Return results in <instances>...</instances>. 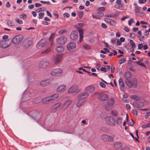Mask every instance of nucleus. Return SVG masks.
<instances>
[{
    "label": "nucleus",
    "mask_w": 150,
    "mask_h": 150,
    "mask_svg": "<svg viewBox=\"0 0 150 150\" xmlns=\"http://www.w3.org/2000/svg\"><path fill=\"white\" fill-rule=\"evenodd\" d=\"M40 2L42 3L45 4H50V2L49 1H40Z\"/></svg>",
    "instance_id": "60"
},
{
    "label": "nucleus",
    "mask_w": 150,
    "mask_h": 150,
    "mask_svg": "<svg viewBox=\"0 0 150 150\" xmlns=\"http://www.w3.org/2000/svg\"><path fill=\"white\" fill-rule=\"evenodd\" d=\"M71 38L73 40H76L79 38V34L76 31H73L71 32L70 35Z\"/></svg>",
    "instance_id": "15"
},
{
    "label": "nucleus",
    "mask_w": 150,
    "mask_h": 150,
    "mask_svg": "<svg viewBox=\"0 0 150 150\" xmlns=\"http://www.w3.org/2000/svg\"><path fill=\"white\" fill-rule=\"evenodd\" d=\"M41 63L42 64V67L43 68H45L49 64L48 62L46 61H42L41 62Z\"/></svg>",
    "instance_id": "31"
},
{
    "label": "nucleus",
    "mask_w": 150,
    "mask_h": 150,
    "mask_svg": "<svg viewBox=\"0 0 150 150\" xmlns=\"http://www.w3.org/2000/svg\"><path fill=\"white\" fill-rule=\"evenodd\" d=\"M33 44V42L29 38L26 39L24 40L23 42V47L25 48L28 47Z\"/></svg>",
    "instance_id": "9"
},
{
    "label": "nucleus",
    "mask_w": 150,
    "mask_h": 150,
    "mask_svg": "<svg viewBox=\"0 0 150 150\" xmlns=\"http://www.w3.org/2000/svg\"><path fill=\"white\" fill-rule=\"evenodd\" d=\"M135 35L134 34V33H130V37L131 38H134L135 37Z\"/></svg>",
    "instance_id": "63"
},
{
    "label": "nucleus",
    "mask_w": 150,
    "mask_h": 150,
    "mask_svg": "<svg viewBox=\"0 0 150 150\" xmlns=\"http://www.w3.org/2000/svg\"><path fill=\"white\" fill-rule=\"evenodd\" d=\"M110 22L109 24L112 26L115 25L116 23V21L111 19Z\"/></svg>",
    "instance_id": "38"
},
{
    "label": "nucleus",
    "mask_w": 150,
    "mask_h": 150,
    "mask_svg": "<svg viewBox=\"0 0 150 150\" xmlns=\"http://www.w3.org/2000/svg\"><path fill=\"white\" fill-rule=\"evenodd\" d=\"M106 123L110 126L115 125V120L113 117L110 116L105 118Z\"/></svg>",
    "instance_id": "6"
},
{
    "label": "nucleus",
    "mask_w": 150,
    "mask_h": 150,
    "mask_svg": "<svg viewBox=\"0 0 150 150\" xmlns=\"http://www.w3.org/2000/svg\"><path fill=\"white\" fill-rule=\"evenodd\" d=\"M143 47V45L142 44H139L138 45V49H141Z\"/></svg>",
    "instance_id": "61"
},
{
    "label": "nucleus",
    "mask_w": 150,
    "mask_h": 150,
    "mask_svg": "<svg viewBox=\"0 0 150 150\" xmlns=\"http://www.w3.org/2000/svg\"><path fill=\"white\" fill-rule=\"evenodd\" d=\"M67 41V38L65 36H61L56 39L57 43L59 45H64Z\"/></svg>",
    "instance_id": "7"
},
{
    "label": "nucleus",
    "mask_w": 150,
    "mask_h": 150,
    "mask_svg": "<svg viewBox=\"0 0 150 150\" xmlns=\"http://www.w3.org/2000/svg\"><path fill=\"white\" fill-rule=\"evenodd\" d=\"M116 122L117 125H120L122 122V119L120 117H118L117 120Z\"/></svg>",
    "instance_id": "44"
},
{
    "label": "nucleus",
    "mask_w": 150,
    "mask_h": 150,
    "mask_svg": "<svg viewBox=\"0 0 150 150\" xmlns=\"http://www.w3.org/2000/svg\"><path fill=\"white\" fill-rule=\"evenodd\" d=\"M109 98V96L107 94H103L102 93L99 94L98 98L102 101H104L107 100Z\"/></svg>",
    "instance_id": "11"
},
{
    "label": "nucleus",
    "mask_w": 150,
    "mask_h": 150,
    "mask_svg": "<svg viewBox=\"0 0 150 150\" xmlns=\"http://www.w3.org/2000/svg\"><path fill=\"white\" fill-rule=\"evenodd\" d=\"M76 44L74 42H71L69 43L67 45V48L68 50L70 51H74L75 50Z\"/></svg>",
    "instance_id": "12"
},
{
    "label": "nucleus",
    "mask_w": 150,
    "mask_h": 150,
    "mask_svg": "<svg viewBox=\"0 0 150 150\" xmlns=\"http://www.w3.org/2000/svg\"><path fill=\"white\" fill-rule=\"evenodd\" d=\"M62 71L63 70L60 69H54L51 71V74L53 76H59L61 75Z\"/></svg>",
    "instance_id": "8"
},
{
    "label": "nucleus",
    "mask_w": 150,
    "mask_h": 150,
    "mask_svg": "<svg viewBox=\"0 0 150 150\" xmlns=\"http://www.w3.org/2000/svg\"><path fill=\"white\" fill-rule=\"evenodd\" d=\"M56 50L57 52L61 53L64 51V49L62 46H58L56 47Z\"/></svg>",
    "instance_id": "30"
},
{
    "label": "nucleus",
    "mask_w": 150,
    "mask_h": 150,
    "mask_svg": "<svg viewBox=\"0 0 150 150\" xmlns=\"http://www.w3.org/2000/svg\"><path fill=\"white\" fill-rule=\"evenodd\" d=\"M16 21L17 23L19 24H22L23 23V22L22 21L19 19L16 18Z\"/></svg>",
    "instance_id": "50"
},
{
    "label": "nucleus",
    "mask_w": 150,
    "mask_h": 150,
    "mask_svg": "<svg viewBox=\"0 0 150 150\" xmlns=\"http://www.w3.org/2000/svg\"><path fill=\"white\" fill-rule=\"evenodd\" d=\"M111 113L112 115L114 116H116L117 115V112L116 110H112Z\"/></svg>",
    "instance_id": "47"
},
{
    "label": "nucleus",
    "mask_w": 150,
    "mask_h": 150,
    "mask_svg": "<svg viewBox=\"0 0 150 150\" xmlns=\"http://www.w3.org/2000/svg\"><path fill=\"white\" fill-rule=\"evenodd\" d=\"M59 96L58 93H56L49 96L46 97L48 103L52 102Z\"/></svg>",
    "instance_id": "10"
},
{
    "label": "nucleus",
    "mask_w": 150,
    "mask_h": 150,
    "mask_svg": "<svg viewBox=\"0 0 150 150\" xmlns=\"http://www.w3.org/2000/svg\"><path fill=\"white\" fill-rule=\"evenodd\" d=\"M132 98L136 100H139V98L135 95H132Z\"/></svg>",
    "instance_id": "54"
},
{
    "label": "nucleus",
    "mask_w": 150,
    "mask_h": 150,
    "mask_svg": "<svg viewBox=\"0 0 150 150\" xmlns=\"http://www.w3.org/2000/svg\"><path fill=\"white\" fill-rule=\"evenodd\" d=\"M5 41L7 47L11 45L12 42V40L11 39H8L7 40H5Z\"/></svg>",
    "instance_id": "34"
},
{
    "label": "nucleus",
    "mask_w": 150,
    "mask_h": 150,
    "mask_svg": "<svg viewBox=\"0 0 150 150\" xmlns=\"http://www.w3.org/2000/svg\"><path fill=\"white\" fill-rule=\"evenodd\" d=\"M63 16L64 17L68 18L70 16V15L67 13H65L63 14Z\"/></svg>",
    "instance_id": "56"
},
{
    "label": "nucleus",
    "mask_w": 150,
    "mask_h": 150,
    "mask_svg": "<svg viewBox=\"0 0 150 150\" xmlns=\"http://www.w3.org/2000/svg\"><path fill=\"white\" fill-rule=\"evenodd\" d=\"M122 144L119 142H115L114 144V147L116 149L120 148L122 146Z\"/></svg>",
    "instance_id": "27"
},
{
    "label": "nucleus",
    "mask_w": 150,
    "mask_h": 150,
    "mask_svg": "<svg viewBox=\"0 0 150 150\" xmlns=\"http://www.w3.org/2000/svg\"><path fill=\"white\" fill-rule=\"evenodd\" d=\"M46 39H44L41 40L38 42V44L42 47L44 46L47 44V41Z\"/></svg>",
    "instance_id": "24"
},
{
    "label": "nucleus",
    "mask_w": 150,
    "mask_h": 150,
    "mask_svg": "<svg viewBox=\"0 0 150 150\" xmlns=\"http://www.w3.org/2000/svg\"><path fill=\"white\" fill-rule=\"evenodd\" d=\"M126 59L125 58H122L119 61V64H121L123 63H125L126 62Z\"/></svg>",
    "instance_id": "41"
},
{
    "label": "nucleus",
    "mask_w": 150,
    "mask_h": 150,
    "mask_svg": "<svg viewBox=\"0 0 150 150\" xmlns=\"http://www.w3.org/2000/svg\"><path fill=\"white\" fill-rule=\"evenodd\" d=\"M115 103V100L112 98L110 99L107 101V103L105 105V108L107 110H111L112 107L114 105Z\"/></svg>",
    "instance_id": "2"
},
{
    "label": "nucleus",
    "mask_w": 150,
    "mask_h": 150,
    "mask_svg": "<svg viewBox=\"0 0 150 150\" xmlns=\"http://www.w3.org/2000/svg\"><path fill=\"white\" fill-rule=\"evenodd\" d=\"M98 9L100 10V11H104L105 10V8L104 7H101L98 8Z\"/></svg>",
    "instance_id": "59"
},
{
    "label": "nucleus",
    "mask_w": 150,
    "mask_h": 150,
    "mask_svg": "<svg viewBox=\"0 0 150 150\" xmlns=\"http://www.w3.org/2000/svg\"><path fill=\"white\" fill-rule=\"evenodd\" d=\"M78 101L77 103V106L78 107H80L83 105L86 102V100H83L81 99H78Z\"/></svg>",
    "instance_id": "25"
},
{
    "label": "nucleus",
    "mask_w": 150,
    "mask_h": 150,
    "mask_svg": "<svg viewBox=\"0 0 150 150\" xmlns=\"http://www.w3.org/2000/svg\"><path fill=\"white\" fill-rule=\"evenodd\" d=\"M101 26L103 28L106 29L107 28V25L103 23H101Z\"/></svg>",
    "instance_id": "53"
},
{
    "label": "nucleus",
    "mask_w": 150,
    "mask_h": 150,
    "mask_svg": "<svg viewBox=\"0 0 150 150\" xmlns=\"http://www.w3.org/2000/svg\"><path fill=\"white\" fill-rule=\"evenodd\" d=\"M118 83L120 90L122 91H125L126 90V88L124 87L125 85L122 77L120 78L119 79Z\"/></svg>",
    "instance_id": "14"
},
{
    "label": "nucleus",
    "mask_w": 150,
    "mask_h": 150,
    "mask_svg": "<svg viewBox=\"0 0 150 150\" xmlns=\"http://www.w3.org/2000/svg\"><path fill=\"white\" fill-rule=\"evenodd\" d=\"M97 15L98 16L100 17H102L103 16V13L100 11H98Z\"/></svg>",
    "instance_id": "48"
},
{
    "label": "nucleus",
    "mask_w": 150,
    "mask_h": 150,
    "mask_svg": "<svg viewBox=\"0 0 150 150\" xmlns=\"http://www.w3.org/2000/svg\"><path fill=\"white\" fill-rule=\"evenodd\" d=\"M7 24L9 26H12L14 25V24L13 22V21H11L10 19H8L7 21Z\"/></svg>",
    "instance_id": "32"
},
{
    "label": "nucleus",
    "mask_w": 150,
    "mask_h": 150,
    "mask_svg": "<svg viewBox=\"0 0 150 150\" xmlns=\"http://www.w3.org/2000/svg\"><path fill=\"white\" fill-rule=\"evenodd\" d=\"M122 150H130L129 148L127 146H125L123 148Z\"/></svg>",
    "instance_id": "64"
},
{
    "label": "nucleus",
    "mask_w": 150,
    "mask_h": 150,
    "mask_svg": "<svg viewBox=\"0 0 150 150\" xmlns=\"http://www.w3.org/2000/svg\"><path fill=\"white\" fill-rule=\"evenodd\" d=\"M135 62L137 63L138 65H140L142 67H143L145 68L146 67V66L145 64L143 63H140L139 61Z\"/></svg>",
    "instance_id": "43"
},
{
    "label": "nucleus",
    "mask_w": 150,
    "mask_h": 150,
    "mask_svg": "<svg viewBox=\"0 0 150 150\" xmlns=\"http://www.w3.org/2000/svg\"><path fill=\"white\" fill-rule=\"evenodd\" d=\"M84 25L83 23H80L78 24L79 27H76V29L78 31L79 33L80 38L79 41L80 42L82 41L83 38V30L81 27Z\"/></svg>",
    "instance_id": "3"
},
{
    "label": "nucleus",
    "mask_w": 150,
    "mask_h": 150,
    "mask_svg": "<svg viewBox=\"0 0 150 150\" xmlns=\"http://www.w3.org/2000/svg\"><path fill=\"white\" fill-rule=\"evenodd\" d=\"M115 7L117 8L118 9L120 10H122L124 9V6L122 4L118 5H115Z\"/></svg>",
    "instance_id": "29"
},
{
    "label": "nucleus",
    "mask_w": 150,
    "mask_h": 150,
    "mask_svg": "<svg viewBox=\"0 0 150 150\" xmlns=\"http://www.w3.org/2000/svg\"><path fill=\"white\" fill-rule=\"evenodd\" d=\"M119 14H116L115 15H112L111 14H108L106 15L105 16L107 17H115L116 16H118Z\"/></svg>",
    "instance_id": "39"
},
{
    "label": "nucleus",
    "mask_w": 150,
    "mask_h": 150,
    "mask_svg": "<svg viewBox=\"0 0 150 150\" xmlns=\"http://www.w3.org/2000/svg\"><path fill=\"white\" fill-rule=\"evenodd\" d=\"M135 8V12L137 14H139L140 13L139 10L141 9V8L139 6H136Z\"/></svg>",
    "instance_id": "37"
},
{
    "label": "nucleus",
    "mask_w": 150,
    "mask_h": 150,
    "mask_svg": "<svg viewBox=\"0 0 150 150\" xmlns=\"http://www.w3.org/2000/svg\"><path fill=\"white\" fill-rule=\"evenodd\" d=\"M55 34L54 33H52L51 34L49 38V40L50 41H51V42L52 43H51V45H52V39L54 36Z\"/></svg>",
    "instance_id": "42"
},
{
    "label": "nucleus",
    "mask_w": 150,
    "mask_h": 150,
    "mask_svg": "<svg viewBox=\"0 0 150 150\" xmlns=\"http://www.w3.org/2000/svg\"><path fill=\"white\" fill-rule=\"evenodd\" d=\"M62 56L60 54H57L52 59L53 62L55 64L59 63L61 60Z\"/></svg>",
    "instance_id": "13"
},
{
    "label": "nucleus",
    "mask_w": 150,
    "mask_h": 150,
    "mask_svg": "<svg viewBox=\"0 0 150 150\" xmlns=\"http://www.w3.org/2000/svg\"><path fill=\"white\" fill-rule=\"evenodd\" d=\"M78 88L77 85H75L69 88L68 92L69 93H72L77 90Z\"/></svg>",
    "instance_id": "19"
},
{
    "label": "nucleus",
    "mask_w": 150,
    "mask_h": 150,
    "mask_svg": "<svg viewBox=\"0 0 150 150\" xmlns=\"http://www.w3.org/2000/svg\"><path fill=\"white\" fill-rule=\"evenodd\" d=\"M46 100V98H44V99H43L42 100V103L44 104H46L48 103L47 100Z\"/></svg>",
    "instance_id": "51"
},
{
    "label": "nucleus",
    "mask_w": 150,
    "mask_h": 150,
    "mask_svg": "<svg viewBox=\"0 0 150 150\" xmlns=\"http://www.w3.org/2000/svg\"><path fill=\"white\" fill-rule=\"evenodd\" d=\"M19 17L20 18H21L22 19H25L26 18L27 16L25 14H23L20 15L19 16Z\"/></svg>",
    "instance_id": "46"
},
{
    "label": "nucleus",
    "mask_w": 150,
    "mask_h": 150,
    "mask_svg": "<svg viewBox=\"0 0 150 150\" xmlns=\"http://www.w3.org/2000/svg\"><path fill=\"white\" fill-rule=\"evenodd\" d=\"M133 104L135 107L138 108H142L144 105L143 103L141 102H134L133 103Z\"/></svg>",
    "instance_id": "22"
},
{
    "label": "nucleus",
    "mask_w": 150,
    "mask_h": 150,
    "mask_svg": "<svg viewBox=\"0 0 150 150\" xmlns=\"http://www.w3.org/2000/svg\"><path fill=\"white\" fill-rule=\"evenodd\" d=\"M45 14V13L43 12L40 13H39V16L38 17L39 19L42 18V17Z\"/></svg>",
    "instance_id": "52"
},
{
    "label": "nucleus",
    "mask_w": 150,
    "mask_h": 150,
    "mask_svg": "<svg viewBox=\"0 0 150 150\" xmlns=\"http://www.w3.org/2000/svg\"><path fill=\"white\" fill-rule=\"evenodd\" d=\"M89 94L87 92H84L79 95L78 97V99H81L83 100L86 99L89 96Z\"/></svg>",
    "instance_id": "17"
},
{
    "label": "nucleus",
    "mask_w": 150,
    "mask_h": 150,
    "mask_svg": "<svg viewBox=\"0 0 150 150\" xmlns=\"http://www.w3.org/2000/svg\"><path fill=\"white\" fill-rule=\"evenodd\" d=\"M40 100H41L39 98H36L33 100L32 102L34 104H36L39 103Z\"/></svg>",
    "instance_id": "36"
},
{
    "label": "nucleus",
    "mask_w": 150,
    "mask_h": 150,
    "mask_svg": "<svg viewBox=\"0 0 150 150\" xmlns=\"http://www.w3.org/2000/svg\"><path fill=\"white\" fill-rule=\"evenodd\" d=\"M72 102V100H69L66 101L63 104L61 107L62 110H65L71 104Z\"/></svg>",
    "instance_id": "16"
},
{
    "label": "nucleus",
    "mask_w": 150,
    "mask_h": 150,
    "mask_svg": "<svg viewBox=\"0 0 150 150\" xmlns=\"http://www.w3.org/2000/svg\"><path fill=\"white\" fill-rule=\"evenodd\" d=\"M129 43L131 45V47L132 49H134L136 47V45L133 41L132 40H129Z\"/></svg>",
    "instance_id": "35"
},
{
    "label": "nucleus",
    "mask_w": 150,
    "mask_h": 150,
    "mask_svg": "<svg viewBox=\"0 0 150 150\" xmlns=\"http://www.w3.org/2000/svg\"><path fill=\"white\" fill-rule=\"evenodd\" d=\"M146 0H139V3L141 4L145 3L146 1Z\"/></svg>",
    "instance_id": "55"
},
{
    "label": "nucleus",
    "mask_w": 150,
    "mask_h": 150,
    "mask_svg": "<svg viewBox=\"0 0 150 150\" xmlns=\"http://www.w3.org/2000/svg\"><path fill=\"white\" fill-rule=\"evenodd\" d=\"M50 83V81L48 80H45L42 81L40 82V85L42 86H44L47 85Z\"/></svg>",
    "instance_id": "26"
},
{
    "label": "nucleus",
    "mask_w": 150,
    "mask_h": 150,
    "mask_svg": "<svg viewBox=\"0 0 150 150\" xmlns=\"http://www.w3.org/2000/svg\"><path fill=\"white\" fill-rule=\"evenodd\" d=\"M66 86L64 85H61L59 86L57 89V91L58 92H62L65 90Z\"/></svg>",
    "instance_id": "23"
},
{
    "label": "nucleus",
    "mask_w": 150,
    "mask_h": 150,
    "mask_svg": "<svg viewBox=\"0 0 150 150\" xmlns=\"http://www.w3.org/2000/svg\"><path fill=\"white\" fill-rule=\"evenodd\" d=\"M5 41L7 47L11 45L12 42V40L11 39H8L7 40H5Z\"/></svg>",
    "instance_id": "33"
},
{
    "label": "nucleus",
    "mask_w": 150,
    "mask_h": 150,
    "mask_svg": "<svg viewBox=\"0 0 150 150\" xmlns=\"http://www.w3.org/2000/svg\"><path fill=\"white\" fill-rule=\"evenodd\" d=\"M95 88L93 85H90L87 86L85 89V91L89 92H92L95 91Z\"/></svg>",
    "instance_id": "20"
},
{
    "label": "nucleus",
    "mask_w": 150,
    "mask_h": 150,
    "mask_svg": "<svg viewBox=\"0 0 150 150\" xmlns=\"http://www.w3.org/2000/svg\"><path fill=\"white\" fill-rule=\"evenodd\" d=\"M100 70L106 72V68L105 67H102L100 69Z\"/></svg>",
    "instance_id": "62"
},
{
    "label": "nucleus",
    "mask_w": 150,
    "mask_h": 150,
    "mask_svg": "<svg viewBox=\"0 0 150 150\" xmlns=\"http://www.w3.org/2000/svg\"><path fill=\"white\" fill-rule=\"evenodd\" d=\"M125 82L127 86L130 88L133 87L135 88L137 87V82L136 78H133L131 80H127Z\"/></svg>",
    "instance_id": "1"
},
{
    "label": "nucleus",
    "mask_w": 150,
    "mask_h": 150,
    "mask_svg": "<svg viewBox=\"0 0 150 150\" xmlns=\"http://www.w3.org/2000/svg\"><path fill=\"white\" fill-rule=\"evenodd\" d=\"M83 47H84L85 50H90L91 49V47L90 45H87L86 44H85L83 45Z\"/></svg>",
    "instance_id": "40"
},
{
    "label": "nucleus",
    "mask_w": 150,
    "mask_h": 150,
    "mask_svg": "<svg viewBox=\"0 0 150 150\" xmlns=\"http://www.w3.org/2000/svg\"><path fill=\"white\" fill-rule=\"evenodd\" d=\"M101 139L106 142H111L113 141V137L106 134H104L101 136Z\"/></svg>",
    "instance_id": "5"
},
{
    "label": "nucleus",
    "mask_w": 150,
    "mask_h": 150,
    "mask_svg": "<svg viewBox=\"0 0 150 150\" xmlns=\"http://www.w3.org/2000/svg\"><path fill=\"white\" fill-rule=\"evenodd\" d=\"M51 49L50 47H49L47 49L44 50L42 52V53L47 54L50 52Z\"/></svg>",
    "instance_id": "45"
},
{
    "label": "nucleus",
    "mask_w": 150,
    "mask_h": 150,
    "mask_svg": "<svg viewBox=\"0 0 150 150\" xmlns=\"http://www.w3.org/2000/svg\"><path fill=\"white\" fill-rule=\"evenodd\" d=\"M125 79V82L127 80H130L131 79V74L130 72H127L125 73L124 74Z\"/></svg>",
    "instance_id": "21"
},
{
    "label": "nucleus",
    "mask_w": 150,
    "mask_h": 150,
    "mask_svg": "<svg viewBox=\"0 0 150 150\" xmlns=\"http://www.w3.org/2000/svg\"><path fill=\"white\" fill-rule=\"evenodd\" d=\"M23 39V37L21 35L14 37L12 39V42L15 44H17L20 43Z\"/></svg>",
    "instance_id": "4"
},
{
    "label": "nucleus",
    "mask_w": 150,
    "mask_h": 150,
    "mask_svg": "<svg viewBox=\"0 0 150 150\" xmlns=\"http://www.w3.org/2000/svg\"><path fill=\"white\" fill-rule=\"evenodd\" d=\"M78 14L79 15V18L81 19L83 15V13L82 11H80L78 12Z\"/></svg>",
    "instance_id": "49"
},
{
    "label": "nucleus",
    "mask_w": 150,
    "mask_h": 150,
    "mask_svg": "<svg viewBox=\"0 0 150 150\" xmlns=\"http://www.w3.org/2000/svg\"><path fill=\"white\" fill-rule=\"evenodd\" d=\"M62 104V103L60 102L56 103L52 106V110H59Z\"/></svg>",
    "instance_id": "18"
},
{
    "label": "nucleus",
    "mask_w": 150,
    "mask_h": 150,
    "mask_svg": "<svg viewBox=\"0 0 150 150\" xmlns=\"http://www.w3.org/2000/svg\"><path fill=\"white\" fill-rule=\"evenodd\" d=\"M100 85L103 88H105V87L106 86L105 83L102 82L100 83Z\"/></svg>",
    "instance_id": "57"
},
{
    "label": "nucleus",
    "mask_w": 150,
    "mask_h": 150,
    "mask_svg": "<svg viewBox=\"0 0 150 150\" xmlns=\"http://www.w3.org/2000/svg\"><path fill=\"white\" fill-rule=\"evenodd\" d=\"M0 47L4 48H5L7 47L5 40L0 41Z\"/></svg>",
    "instance_id": "28"
},
{
    "label": "nucleus",
    "mask_w": 150,
    "mask_h": 150,
    "mask_svg": "<svg viewBox=\"0 0 150 150\" xmlns=\"http://www.w3.org/2000/svg\"><path fill=\"white\" fill-rule=\"evenodd\" d=\"M134 22L133 19H131L128 21V24L129 25H131L132 23Z\"/></svg>",
    "instance_id": "58"
}]
</instances>
